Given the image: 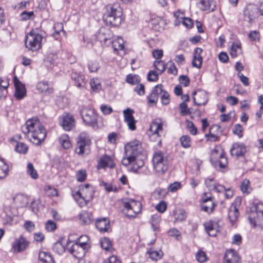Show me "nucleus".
Wrapping results in <instances>:
<instances>
[{
	"instance_id": "nucleus-29",
	"label": "nucleus",
	"mask_w": 263,
	"mask_h": 263,
	"mask_svg": "<svg viewBox=\"0 0 263 263\" xmlns=\"http://www.w3.org/2000/svg\"><path fill=\"white\" fill-rule=\"evenodd\" d=\"M217 225V222L211 220L204 224L205 230L208 232L209 236L214 237L216 235Z\"/></svg>"
},
{
	"instance_id": "nucleus-51",
	"label": "nucleus",
	"mask_w": 263,
	"mask_h": 263,
	"mask_svg": "<svg viewBox=\"0 0 263 263\" xmlns=\"http://www.w3.org/2000/svg\"><path fill=\"white\" fill-rule=\"evenodd\" d=\"M161 102L163 105H166L168 104L170 102V95L168 93L165 91L162 88V93H161Z\"/></svg>"
},
{
	"instance_id": "nucleus-16",
	"label": "nucleus",
	"mask_w": 263,
	"mask_h": 263,
	"mask_svg": "<svg viewBox=\"0 0 263 263\" xmlns=\"http://www.w3.org/2000/svg\"><path fill=\"white\" fill-rule=\"evenodd\" d=\"M195 104L197 106L205 105L209 100L207 93L203 90H198L193 93Z\"/></svg>"
},
{
	"instance_id": "nucleus-11",
	"label": "nucleus",
	"mask_w": 263,
	"mask_h": 263,
	"mask_svg": "<svg viewBox=\"0 0 263 263\" xmlns=\"http://www.w3.org/2000/svg\"><path fill=\"white\" fill-rule=\"evenodd\" d=\"M210 160L212 163L218 164L220 168H225L228 163L225 153L220 147H215L211 152Z\"/></svg>"
},
{
	"instance_id": "nucleus-25",
	"label": "nucleus",
	"mask_w": 263,
	"mask_h": 263,
	"mask_svg": "<svg viewBox=\"0 0 263 263\" xmlns=\"http://www.w3.org/2000/svg\"><path fill=\"white\" fill-rule=\"evenodd\" d=\"M37 89L42 93L46 95H49L53 92V89L51 84L46 81L39 82L36 85Z\"/></svg>"
},
{
	"instance_id": "nucleus-41",
	"label": "nucleus",
	"mask_w": 263,
	"mask_h": 263,
	"mask_svg": "<svg viewBox=\"0 0 263 263\" xmlns=\"http://www.w3.org/2000/svg\"><path fill=\"white\" fill-rule=\"evenodd\" d=\"M160 221L161 217L159 215L154 214L152 215L151 218V223L152 227L154 231H157L159 230Z\"/></svg>"
},
{
	"instance_id": "nucleus-2",
	"label": "nucleus",
	"mask_w": 263,
	"mask_h": 263,
	"mask_svg": "<svg viewBox=\"0 0 263 263\" xmlns=\"http://www.w3.org/2000/svg\"><path fill=\"white\" fill-rule=\"evenodd\" d=\"M125 156L122 160V163L125 166L129 164H137L140 167L144 164V162L140 158L141 155V145L139 141L130 142L125 145Z\"/></svg>"
},
{
	"instance_id": "nucleus-7",
	"label": "nucleus",
	"mask_w": 263,
	"mask_h": 263,
	"mask_svg": "<svg viewBox=\"0 0 263 263\" xmlns=\"http://www.w3.org/2000/svg\"><path fill=\"white\" fill-rule=\"evenodd\" d=\"M91 139L85 133H81L76 143L75 153L80 156L88 155L90 153Z\"/></svg>"
},
{
	"instance_id": "nucleus-13",
	"label": "nucleus",
	"mask_w": 263,
	"mask_h": 263,
	"mask_svg": "<svg viewBox=\"0 0 263 263\" xmlns=\"http://www.w3.org/2000/svg\"><path fill=\"white\" fill-rule=\"evenodd\" d=\"M60 125L66 131H70L76 125V121L73 116L70 114H63L61 117Z\"/></svg>"
},
{
	"instance_id": "nucleus-42",
	"label": "nucleus",
	"mask_w": 263,
	"mask_h": 263,
	"mask_svg": "<svg viewBox=\"0 0 263 263\" xmlns=\"http://www.w3.org/2000/svg\"><path fill=\"white\" fill-rule=\"evenodd\" d=\"M149 257L155 261H157L162 258L163 256V252L161 250L155 251L151 248L148 251Z\"/></svg>"
},
{
	"instance_id": "nucleus-19",
	"label": "nucleus",
	"mask_w": 263,
	"mask_h": 263,
	"mask_svg": "<svg viewBox=\"0 0 263 263\" xmlns=\"http://www.w3.org/2000/svg\"><path fill=\"white\" fill-rule=\"evenodd\" d=\"M29 242L22 236L17 238L13 242L12 248L15 252H20L24 251L28 247Z\"/></svg>"
},
{
	"instance_id": "nucleus-24",
	"label": "nucleus",
	"mask_w": 263,
	"mask_h": 263,
	"mask_svg": "<svg viewBox=\"0 0 263 263\" xmlns=\"http://www.w3.org/2000/svg\"><path fill=\"white\" fill-rule=\"evenodd\" d=\"M111 35V33L108 29L102 28L97 32V38L100 42L106 43L108 40H110Z\"/></svg>"
},
{
	"instance_id": "nucleus-23",
	"label": "nucleus",
	"mask_w": 263,
	"mask_h": 263,
	"mask_svg": "<svg viewBox=\"0 0 263 263\" xmlns=\"http://www.w3.org/2000/svg\"><path fill=\"white\" fill-rule=\"evenodd\" d=\"M203 50L201 48L197 47L195 49L194 51V58L192 61V65L193 67L200 68L201 67L202 63V58L201 55Z\"/></svg>"
},
{
	"instance_id": "nucleus-58",
	"label": "nucleus",
	"mask_w": 263,
	"mask_h": 263,
	"mask_svg": "<svg viewBox=\"0 0 263 263\" xmlns=\"http://www.w3.org/2000/svg\"><path fill=\"white\" fill-rule=\"evenodd\" d=\"M186 127L188 128L191 134L196 135L197 134V128L193 122L187 121Z\"/></svg>"
},
{
	"instance_id": "nucleus-49",
	"label": "nucleus",
	"mask_w": 263,
	"mask_h": 263,
	"mask_svg": "<svg viewBox=\"0 0 263 263\" xmlns=\"http://www.w3.org/2000/svg\"><path fill=\"white\" fill-rule=\"evenodd\" d=\"M126 82L129 84L135 85L140 82V78L138 75L130 74L126 77Z\"/></svg>"
},
{
	"instance_id": "nucleus-34",
	"label": "nucleus",
	"mask_w": 263,
	"mask_h": 263,
	"mask_svg": "<svg viewBox=\"0 0 263 263\" xmlns=\"http://www.w3.org/2000/svg\"><path fill=\"white\" fill-rule=\"evenodd\" d=\"M101 247L106 251L114 253L115 252L114 249L112 247L111 242L108 238H104L100 241Z\"/></svg>"
},
{
	"instance_id": "nucleus-20",
	"label": "nucleus",
	"mask_w": 263,
	"mask_h": 263,
	"mask_svg": "<svg viewBox=\"0 0 263 263\" xmlns=\"http://www.w3.org/2000/svg\"><path fill=\"white\" fill-rule=\"evenodd\" d=\"M70 77L76 86L80 88H83L85 87L86 81L84 75L77 72H72L71 73Z\"/></svg>"
},
{
	"instance_id": "nucleus-1",
	"label": "nucleus",
	"mask_w": 263,
	"mask_h": 263,
	"mask_svg": "<svg viewBox=\"0 0 263 263\" xmlns=\"http://www.w3.org/2000/svg\"><path fill=\"white\" fill-rule=\"evenodd\" d=\"M23 133L31 142L39 145L45 140L46 132L37 119H29L21 127Z\"/></svg>"
},
{
	"instance_id": "nucleus-36",
	"label": "nucleus",
	"mask_w": 263,
	"mask_h": 263,
	"mask_svg": "<svg viewBox=\"0 0 263 263\" xmlns=\"http://www.w3.org/2000/svg\"><path fill=\"white\" fill-rule=\"evenodd\" d=\"M215 206L216 204L214 201H210L207 203L203 202L202 204L201 205V209L204 212L208 214H211L214 212Z\"/></svg>"
},
{
	"instance_id": "nucleus-35",
	"label": "nucleus",
	"mask_w": 263,
	"mask_h": 263,
	"mask_svg": "<svg viewBox=\"0 0 263 263\" xmlns=\"http://www.w3.org/2000/svg\"><path fill=\"white\" fill-rule=\"evenodd\" d=\"M239 216L238 209L235 205H232L229 211L228 217L231 222H235Z\"/></svg>"
},
{
	"instance_id": "nucleus-26",
	"label": "nucleus",
	"mask_w": 263,
	"mask_h": 263,
	"mask_svg": "<svg viewBox=\"0 0 263 263\" xmlns=\"http://www.w3.org/2000/svg\"><path fill=\"white\" fill-rule=\"evenodd\" d=\"M205 184L210 190L215 191L218 193H221L223 190H224V186L222 185L216 184L213 178L206 179Z\"/></svg>"
},
{
	"instance_id": "nucleus-52",
	"label": "nucleus",
	"mask_w": 263,
	"mask_h": 263,
	"mask_svg": "<svg viewBox=\"0 0 263 263\" xmlns=\"http://www.w3.org/2000/svg\"><path fill=\"white\" fill-rule=\"evenodd\" d=\"M87 176L86 172L85 170H81L76 173V178L78 181L83 182L85 180Z\"/></svg>"
},
{
	"instance_id": "nucleus-18",
	"label": "nucleus",
	"mask_w": 263,
	"mask_h": 263,
	"mask_svg": "<svg viewBox=\"0 0 263 263\" xmlns=\"http://www.w3.org/2000/svg\"><path fill=\"white\" fill-rule=\"evenodd\" d=\"M224 263H241L238 253L235 250H227L224 257Z\"/></svg>"
},
{
	"instance_id": "nucleus-54",
	"label": "nucleus",
	"mask_w": 263,
	"mask_h": 263,
	"mask_svg": "<svg viewBox=\"0 0 263 263\" xmlns=\"http://www.w3.org/2000/svg\"><path fill=\"white\" fill-rule=\"evenodd\" d=\"M252 208L255 211L261 218H263V203L261 202H258L254 204Z\"/></svg>"
},
{
	"instance_id": "nucleus-60",
	"label": "nucleus",
	"mask_w": 263,
	"mask_h": 263,
	"mask_svg": "<svg viewBox=\"0 0 263 263\" xmlns=\"http://www.w3.org/2000/svg\"><path fill=\"white\" fill-rule=\"evenodd\" d=\"M163 86L161 84H158L155 86L152 89V93L157 97L158 99L159 96L161 95L162 91Z\"/></svg>"
},
{
	"instance_id": "nucleus-59",
	"label": "nucleus",
	"mask_w": 263,
	"mask_h": 263,
	"mask_svg": "<svg viewBox=\"0 0 263 263\" xmlns=\"http://www.w3.org/2000/svg\"><path fill=\"white\" fill-rule=\"evenodd\" d=\"M158 74L155 71H149L147 74V80L151 82H156L158 80Z\"/></svg>"
},
{
	"instance_id": "nucleus-9",
	"label": "nucleus",
	"mask_w": 263,
	"mask_h": 263,
	"mask_svg": "<svg viewBox=\"0 0 263 263\" xmlns=\"http://www.w3.org/2000/svg\"><path fill=\"white\" fill-rule=\"evenodd\" d=\"M42 35L38 32L37 30H32L26 37L25 44L26 48L33 51L39 50L42 46Z\"/></svg>"
},
{
	"instance_id": "nucleus-45",
	"label": "nucleus",
	"mask_w": 263,
	"mask_h": 263,
	"mask_svg": "<svg viewBox=\"0 0 263 263\" xmlns=\"http://www.w3.org/2000/svg\"><path fill=\"white\" fill-rule=\"evenodd\" d=\"M27 145L22 142H18L15 146V150L20 154H26L28 151Z\"/></svg>"
},
{
	"instance_id": "nucleus-56",
	"label": "nucleus",
	"mask_w": 263,
	"mask_h": 263,
	"mask_svg": "<svg viewBox=\"0 0 263 263\" xmlns=\"http://www.w3.org/2000/svg\"><path fill=\"white\" fill-rule=\"evenodd\" d=\"M45 228L48 232H53L57 229L56 223L52 220H49L46 222Z\"/></svg>"
},
{
	"instance_id": "nucleus-55",
	"label": "nucleus",
	"mask_w": 263,
	"mask_h": 263,
	"mask_svg": "<svg viewBox=\"0 0 263 263\" xmlns=\"http://www.w3.org/2000/svg\"><path fill=\"white\" fill-rule=\"evenodd\" d=\"M99 68V63L96 61H91L88 65V68L91 72L97 71Z\"/></svg>"
},
{
	"instance_id": "nucleus-48",
	"label": "nucleus",
	"mask_w": 263,
	"mask_h": 263,
	"mask_svg": "<svg viewBox=\"0 0 263 263\" xmlns=\"http://www.w3.org/2000/svg\"><path fill=\"white\" fill-rule=\"evenodd\" d=\"M14 202L20 206H23L27 203V198L23 195H17L13 199Z\"/></svg>"
},
{
	"instance_id": "nucleus-6",
	"label": "nucleus",
	"mask_w": 263,
	"mask_h": 263,
	"mask_svg": "<svg viewBox=\"0 0 263 263\" xmlns=\"http://www.w3.org/2000/svg\"><path fill=\"white\" fill-rule=\"evenodd\" d=\"M95 190L93 187L90 184L87 183L85 185H82L80 187V190L73 193V196L77 202L82 199L83 201L79 202L81 207L86 205L93 197Z\"/></svg>"
},
{
	"instance_id": "nucleus-30",
	"label": "nucleus",
	"mask_w": 263,
	"mask_h": 263,
	"mask_svg": "<svg viewBox=\"0 0 263 263\" xmlns=\"http://www.w3.org/2000/svg\"><path fill=\"white\" fill-rule=\"evenodd\" d=\"M58 141L61 146L64 149H68L71 146L69 137L67 134H63L60 136Z\"/></svg>"
},
{
	"instance_id": "nucleus-27",
	"label": "nucleus",
	"mask_w": 263,
	"mask_h": 263,
	"mask_svg": "<svg viewBox=\"0 0 263 263\" xmlns=\"http://www.w3.org/2000/svg\"><path fill=\"white\" fill-rule=\"evenodd\" d=\"M79 219L82 224L87 225L92 222L93 217L91 212L83 211L80 213Z\"/></svg>"
},
{
	"instance_id": "nucleus-64",
	"label": "nucleus",
	"mask_w": 263,
	"mask_h": 263,
	"mask_svg": "<svg viewBox=\"0 0 263 263\" xmlns=\"http://www.w3.org/2000/svg\"><path fill=\"white\" fill-rule=\"evenodd\" d=\"M166 204L164 201H161L156 206V209L159 212L163 213L166 210Z\"/></svg>"
},
{
	"instance_id": "nucleus-40",
	"label": "nucleus",
	"mask_w": 263,
	"mask_h": 263,
	"mask_svg": "<svg viewBox=\"0 0 263 263\" xmlns=\"http://www.w3.org/2000/svg\"><path fill=\"white\" fill-rule=\"evenodd\" d=\"M248 218L250 223L252 224L254 227H255L256 219L260 218L261 217L255 211H254L252 208H251L250 211L248 214Z\"/></svg>"
},
{
	"instance_id": "nucleus-4",
	"label": "nucleus",
	"mask_w": 263,
	"mask_h": 263,
	"mask_svg": "<svg viewBox=\"0 0 263 263\" xmlns=\"http://www.w3.org/2000/svg\"><path fill=\"white\" fill-rule=\"evenodd\" d=\"M90 247L89 238L86 235H83L70 247L69 251L76 258L81 259L85 255Z\"/></svg>"
},
{
	"instance_id": "nucleus-46",
	"label": "nucleus",
	"mask_w": 263,
	"mask_h": 263,
	"mask_svg": "<svg viewBox=\"0 0 263 263\" xmlns=\"http://www.w3.org/2000/svg\"><path fill=\"white\" fill-rule=\"evenodd\" d=\"M180 141L182 146L185 148H189L191 146V140L189 136H182L180 139Z\"/></svg>"
},
{
	"instance_id": "nucleus-21",
	"label": "nucleus",
	"mask_w": 263,
	"mask_h": 263,
	"mask_svg": "<svg viewBox=\"0 0 263 263\" xmlns=\"http://www.w3.org/2000/svg\"><path fill=\"white\" fill-rule=\"evenodd\" d=\"M258 9L256 7L247 8L244 11V20L250 23H252L258 16Z\"/></svg>"
},
{
	"instance_id": "nucleus-38",
	"label": "nucleus",
	"mask_w": 263,
	"mask_h": 263,
	"mask_svg": "<svg viewBox=\"0 0 263 263\" xmlns=\"http://www.w3.org/2000/svg\"><path fill=\"white\" fill-rule=\"evenodd\" d=\"M9 173V166L3 161L0 159V180L5 178Z\"/></svg>"
},
{
	"instance_id": "nucleus-32",
	"label": "nucleus",
	"mask_w": 263,
	"mask_h": 263,
	"mask_svg": "<svg viewBox=\"0 0 263 263\" xmlns=\"http://www.w3.org/2000/svg\"><path fill=\"white\" fill-rule=\"evenodd\" d=\"M242 53L241 44L239 42L233 43L230 49V54L232 58H235Z\"/></svg>"
},
{
	"instance_id": "nucleus-61",
	"label": "nucleus",
	"mask_w": 263,
	"mask_h": 263,
	"mask_svg": "<svg viewBox=\"0 0 263 263\" xmlns=\"http://www.w3.org/2000/svg\"><path fill=\"white\" fill-rule=\"evenodd\" d=\"M186 215L184 211L180 210L175 214V219L181 221L185 219Z\"/></svg>"
},
{
	"instance_id": "nucleus-39",
	"label": "nucleus",
	"mask_w": 263,
	"mask_h": 263,
	"mask_svg": "<svg viewBox=\"0 0 263 263\" xmlns=\"http://www.w3.org/2000/svg\"><path fill=\"white\" fill-rule=\"evenodd\" d=\"M200 4L202 6L201 9L203 11H213L215 7V2L213 1H210L209 0H201Z\"/></svg>"
},
{
	"instance_id": "nucleus-28",
	"label": "nucleus",
	"mask_w": 263,
	"mask_h": 263,
	"mask_svg": "<svg viewBox=\"0 0 263 263\" xmlns=\"http://www.w3.org/2000/svg\"><path fill=\"white\" fill-rule=\"evenodd\" d=\"M96 226L99 231L107 232L110 227L109 221L106 218L98 219L96 220Z\"/></svg>"
},
{
	"instance_id": "nucleus-43",
	"label": "nucleus",
	"mask_w": 263,
	"mask_h": 263,
	"mask_svg": "<svg viewBox=\"0 0 263 263\" xmlns=\"http://www.w3.org/2000/svg\"><path fill=\"white\" fill-rule=\"evenodd\" d=\"M27 173L33 179H36L39 177V175L31 163L27 164Z\"/></svg>"
},
{
	"instance_id": "nucleus-37",
	"label": "nucleus",
	"mask_w": 263,
	"mask_h": 263,
	"mask_svg": "<svg viewBox=\"0 0 263 263\" xmlns=\"http://www.w3.org/2000/svg\"><path fill=\"white\" fill-rule=\"evenodd\" d=\"M62 240L63 238H61L60 240L54 243L52 247V250L53 252L59 255L62 254L65 250V247L62 242Z\"/></svg>"
},
{
	"instance_id": "nucleus-44",
	"label": "nucleus",
	"mask_w": 263,
	"mask_h": 263,
	"mask_svg": "<svg viewBox=\"0 0 263 263\" xmlns=\"http://www.w3.org/2000/svg\"><path fill=\"white\" fill-rule=\"evenodd\" d=\"M154 66L159 72V74L163 73L166 69L164 62L161 60H156L154 63Z\"/></svg>"
},
{
	"instance_id": "nucleus-14",
	"label": "nucleus",
	"mask_w": 263,
	"mask_h": 263,
	"mask_svg": "<svg viewBox=\"0 0 263 263\" xmlns=\"http://www.w3.org/2000/svg\"><path fill=\"white\" fill-rule=\"evenodd\" d=\"M124 120L127 124V125L130 130H135L136 129V121L135 120L133 114L134 111L129 108H127L123 111Z\"/></svg>"
},
{
	"instance_id": "nucleus-8",
	"label": "nucleus",
	"mask_w": 263,
	"mask_h": 263,
	"mask_svg": "<svg viewBox=\"0 0 263 263\" xmlns=\"http://www.w3.org/2000/svg\"><path fill=\"white\" fill-rule=\"evenodd\" d=\"M153 163L156 173L164 174L168 169L167 156L162 152L157 151L153 155Z\"/></svg>"
},
{
	"instance_id": "nucleus-15",
	"label": "nucleus",
	"mask_w": 263,
	"mask_h": 263,
	"mask_svg": "<svg viewBox=\"0 0 263 263\" xmlns=\"http://www.w3.org/2000/svg\"><path fill=\"white\" fill-rule=\"evenodd\" d=\"M15 86L14 96L18 100L23 99L26 95V90L25 85L18 79L16 76L13 80Z\"/></svg>"
},
{
	"instance_id": "nucleus-47",
	"label": "nucleus",
	"mask_w": 263,
	"mask_h": 263,
	"mask_svg": "<svg viewBox=\"0 0 263 263\" xmlns=\"http://www.w3.org/2000/svg\"><path fill=\"white\" fill-rule=\"evenodd\" d=\"M91 89L95 91H98L101 89V84L99 79L93 78L90 81Z\"/></svg>"
},
{
	"instance_id": "nucleus-3",
	"label": "nucleus",
	"mask_w": 263,
	"mask_h": 263,
	"mask_svg": "<svg viewBox=\"0 0 263 263\" xmlns=\"http://www.w3.org/2000/svg\"><path fill=\"white\" fill-rule=\"evenodd\" d=\"M103 18L106 24L112 26H118L122 22V12L121 9L117 5H108Z\"/></svg>"
},
{
	"instance_id": "nucleus-33",
	"label": "nucleus",
	"mask_w": 263,
	"mask_h": 263,
	"mask_svg": "<svg viewBox=\"0 0 263 263\" xmlns=\"http://www.w3.org/2000/svg\"><path fill=\"white\" fill-rule=\"evenodd\" d=\"M124 40L123 39L118 36L117 39L111 41L112 46L115 51L118 52L124 49Z\"/></svg>"
},
{
	"instance_id": "nucleus-12",
	"label": "nucleus",
	"mask_w": 263,
	"mask_h": 263,
	"mask_svg": "<svg viewBox=\"0 0 263 263\" xmlns=\"http://www.w3.org/2000/svg\"><path fill=\"white\" fill-rule=\"evenodd\" d=\"M80 114L83 121L86 124L92 127L97 125V114L93 109L84 107Z\"/></svg>"
},
{
	"instance_id": "nucleus-50",
	"label": "nucleus",
	"mask_w": 263,
	"mask_h": 263,
	"mask_svg": "<svg viewBox=\"0 0 263 263\" xmlns=\"http://www.w3.org/2000/svg\"><path fill=\"white\" fill-rule=\"evenodd\" d=\"M240 189L242 193L249 194L251 191L250 186V182L248 180H245L241 183Z\"/></svg>"
},
{
	"instance_id": "nucleus-63",
	"label": "nucleus",
	"mask_w": 263,
	"mask_h": 263,
	"mask_svg": "<svg viewBox=\"0 0 263 263\" xmlns=\"http://www.w3.org/2000/svg\"><path fill=\"white\" fill-rule=\"evenodd\" d=\"M201 201L202 203L214 201V198L211 196L210 193H204L202 196Z\"/></svg>"
},
{
	"instance_id": "nucleus-53",
	"label": "nucleus",
	"mask_w": 263,
	"mask_h": 263,
	"mask_svg": "<svg viewBox=\"0 0 263 263\" xmlns=\"http://www.w3.org/2000/svg\"><path fill=\"white\" fill-rule=\"evenodd\" d=\"M197 260L200 262L203 263L207 260V256L205 253L202 251H199L197 252L196 255Z\"/></svg>"
},
{
	"instance_id": "nucleus-31",
	"label": "nucleus",
	"mask_w": 263,
	"mask_h": 263,
	"mask_svg": "<svg viewBox=\"0 0 263 263\" xmlns=\"http://www.w3.org/2000/svg\"><path fill=\"white\" fill-rule=\"evenodd\" d=\"M39 258V263H55L52 256L45 252H40Z\"/></svg>"
},
{
	"instance_id": "nucleus-5",
	"label": "nucleus",
	"mask_w": 263,
	"mask_h": 263,
	"mask_svg": "<svg viewBox=\"0 0 263 263\" xmlns=\"http://www.w3.org/2000/svg\"><path fill=\"white\" fill-rule=\"evenodd\" d=\"M164 125V122L160 118H156L152 121L148 132L151 141L158 142V144H161L160 137L165 135Z\"/></svg>"
},
{
	"instance_id": "nucleus-17",
	"label": "nucleus",
	"mask_w": 263,
	"mask_h": 263,
	"mask_svg": "<svg viewBox=\"0 0 263 263\" xmlns=\"http://www.w3.org/2000/svg\"><path fill=\"white\" fill-rule=\"evenodd\" d=\"M107 167L112 168L115 167V163L113 157L104 155L98 161L97 167L100 169Z\"/></svg>"
},
{
	"instance_id": "nucleus-10",
	"label": "nucleus",
	"mask_w": 263,
	"mask_h": 263,
	"mask_svg": "<svg viewBox=\"0 0 263 263\" xmlns=\"http://www.w3.org/2000/svg\"><path fill=\"white\" fill-rule=\"evenodd\" d=\"M123 206V213L126 216L130 218H135L142 210L141 202L133 199H129L128 201L124 202Z\"/></svg>"
},
{
	"instance_id": "nucleus-22",
	"label": "nucleus",
	"mask_w": 263,
	"mask_h": 263,
	"mask_svg": "<svg viewBox=\"0 0 263 263\" xmlns=\"http://www.w3.org/2000/svg\"><path fill=\"white\" fill-rule=\"evenodd\" d=\"M246 152V148L245 145L242 143H234L231 148L230 152L232 155H235L236 157L242 156Z\"/></svg>"
},
{
	"instance_id": "nucleus-57",
	"label": "nucleus",
	"mask_w": 263,
	"mask_h": 263,
	"mask_svg": "<svg viewBox=\"0 0 263 263\" xmlns=\"http://www.w3.org/2000/svg\"><path fill=\"white\" fill-rule=\"evenodd\" d=\"M243 127L240 124H236L233 128V133L237 135L239 138L242 137Z\"/></svg>"
},
{
	"instance_id": "nucleus-62",
	"label": "nucleus",
	"mask_w": 263,
	"mask_h": 263,
	"mask_svg": "<svg viewBox=\"0 0 263 263\" xmlns=\"http://www.w3.org/2000/svg\"><path fill=\"white\" fill-rule=\"evenodd\" d=\"M181 187V184L178 182H175L169 185L168 190L171 192H175L179 189Z\"/></svg>"
}]
</instances>
